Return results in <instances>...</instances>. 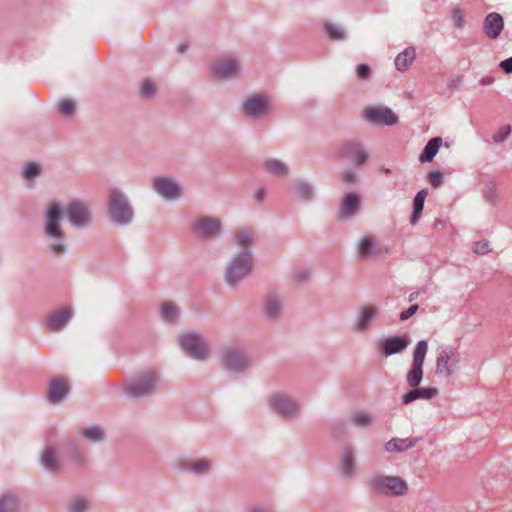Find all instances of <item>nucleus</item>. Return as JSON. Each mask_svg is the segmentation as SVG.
I'll use <instances>...</instances> for the list:
<instances>
[{
	"instance_id": "nucleus-25",
	"label": "nucleus",
	"mask_w": 512,
	"mask_h": 512,
	"mask_svg": "<svg viewBox=\"0 0 512 512\" xmlns=\"http://www.w3.org/2000/svg\"><path fill=\"white\" fill-rule=\"evenodd\" d=\"M378 314V308L373 305H365L359 314V319L356 323V329L361 331L367 328L369 323L376 317Z\"/></svg>"
},
{
	"instance_id": "nucleus-49",
	"label": "nucleus",
	"mask_w": 512,
	"mask_h": 512,
	"mask_svg": "<svg viewBox=\"0 0 512 512\" xmlns=\"http://www.w3.org/2000/svg\"><path fill=\"white\" fill-rule=\"evenodd\" d=\"M417 310H418L417 304L411 305L409 308H407L406 310L401 312L400 319L402 321L409 319L411 316H413L417 312Z\"/></svg>"
},
{
	"instance_id": "nucleus-4",
	"label": "nucleus",
	"mask_w": 512,
	"mask_h": 512,
	"mask_svg": "<svg viewBox=\"0 0 512 512\" xmlns=\"http://www.w3.org/2000/svg\"><path fill=\"white\" fill-rule=\"evenodd\" d=\"M109 214L112 220L119 224L129 223L133 217V211L126 198L117 189H111L109 193Z\"/></svg>"
},
{
	"instance_id": "nucleus-55",
	"label": "nucleus",
	"mask_w": 512,
	"mask_h": 512,
	"mask_svg": "<svg viewBox=\"0 0 512 512\" xmlns=\"http://www.w3.org/2000/svg\"><path fill=\"white\" fill-rule=\"evenodd\" d=\"M264 195H265V191L263 189H260V190L256 191L255 198L258 201H261L264 198Z\"/></svg>"
},
{
	"instance_id": "nucleus-42",
	"label": "nucleus",
	"mask_w": 512,
	"mask_h": 512,
	"mask_svg": "<svg viewBox=\"0 0 512 512\" xmlns=\"http://www.w3.org/2000/svg\"><path fill=\"white\" fill-rule=\"evenodd\" d=\"M40 173V166L36 163H28L23 171V175L26 179H32L38 176Z\"/></svg>"
},
{
	"instance_id": "nucleus-33",
	"label": "nucleus",
	"mask_w": 512,
	"mask_h": 512,
	"mask_svg": "<svg viewBox=\"0 0 512 512\" xmlns=\"http://www.w3.org/2000/svg\"><path fill=\"white\" fill-rule=\"evenodd\" d=\"M161 316L165 321L173 322L178 316V310L175 304L165 302L161 306Z\"/></svg>"
},
{
	"instance_id": "nucleus-57",
	"label": "nucleus",
	"mask_w": 512,
	"mask_h": 512,
	"mask_svg": "<svg viewBox=\"0 0 512 512\" xmlns=\"http://www.w3.org/2000/svg\"><path fill=\"white\" fill-rule=\"evenodd\" d=\"M187 46L185 44H180L177 47L178 52L183 53L186 50Z\"/></svg>"
},
{
	"instance_id": "nucleus-50",
	"label": "nucleus",
	"mask_w": 512,
	"mask_h": 512,
	"mask_svg": "<svg viewBox=\"0 0 512 512\" xmlns=\"http://www.w3.org/2000/svg\"><path fill=\"white\" fill-rule=\"evenodd\" d=\"M356 73L360 79H366L370 75V68L366 64H360L356 69Z\"/></svg>"
},
{
	"instance_id": "nucleus-6",
	"label": "nucleus",
	"mask_w": 512,
	"mask_h": 512,
	"mask_svg": "<svg viewBox=\"0 0 512 512\" xmlns=\"http://www.w3.org/2000/svg\"><path fill=\"white\" fill-rule=\"evenodd\" d=\"M181 348L188 354V356L204 360L209 354V348L206 342L196 333L187 332L181 334L180 338Z\"/></svg>"
},
{
	"instance_id": "nucleus-9",
	"label": "nucleus",
	"mask_w": 512,
	"mask_h": 512,
	"mask_svg": "<svg viewBox=\"0 0 512 512\" xmlns=\"http://www.w3.org/2000/svg\"><path fill=\"white\" fill-rule=\"evenodd\" d=\"M269 110V101L264 95H254L245 101L243 112L245 115L253 118L264 115Z\"/></svg>"
},
{
	"instance_id": "nucleus-2",
	"label": "nucleus",
	"mask_w": 512,
	"mask_h": 512,
	"mask_svg": "<svg viewBox=\"0 0 512 512\" xmlns=\"http://www.w3.org/2000/svg\"><path fill=\"white\" fill-rule=\"evenodd\" d=\"M252 268L253 260L250 251H240L229 262L225 280L228 284L234 285L248 275Z\"/></svg>"
},
{
	"instance_id": "nucleus-11",
	"label": "nucleus",
	"mask_w": 512,
	"mask_h": 512,
	"mask_svg": "<svg viewBox=\"0 0 512 512\" xmlns=\"http://www.w3.org/2000/svg\"><path fill=\"white\" fill-rule=\"evenodd\" d=\"M340 155L350 159L355 165H362L368 159V154L361 145L354 141L344 143L340 150Z\"/></svg>"
},
{
	"instance_id": "nucleus-23",
	"label": "nucleus",
	"mask_w": 512,
	"mask_h": 512,
	"mask_svg": "<svg viewBox=\"0 0 512 512\" xmlns=\"http://www.w3.org/2000/svg\"><path fill=\"white\" fill-rule=\"evenodd\" d=\"M71 318V313L68 309H61L48 318V328L52 332L62 330Z\"/></svg>"
},
{
	"instance_id": "nucleus-47",
	"label": "nucleus",
	"mask_w": 512,
	"mask_h": 512,
	"mask_svg": "<svg viewBox=\"0 0 512 512\" xmlns=\"http://www.w3.org/2000/svg\"><path fill=\"white\" fill-rule=\"evenodd\" d=\"M87 507V501L81 498H77L70 504V512H83Z\"/></svg>"
},
{
	"instance_id": "nucleus-41",
	"label": "nucleus",
	"mask_w": 512,
	"mask_h": 512,
	"mask_svg": "<svg viewBox=\"0 0 512 512\" xmlns=\"http://www.w3.org/2000/svg\"><path fill=\"white\" fill-rule=\"evenodd\" d=\"M210 464L205 459H199L190 464L189 468L195 473H204L209 470Z\"/></svg>"
},
{
	"instance_id": "nucleus-43",
	"label": "nucleus",
	"mask_w": 512,
	"mask_h": 512,
	"mask_svg": "<svg viewBox=\"0 0 512 512\" xmlns=\"http://www.w3.org/2000/svg\"><path fill=\"white\" fill-rule=\"evenodd\" d=\"M452 21L456 28H461L464 24V13L460 8H454L452 11Z\"/></svg>"
},
{
	"instance_id": "nucleus-7",
	"label": "nucleus",
	"mask_w": 512,
	"mask_h": 512,
	"mask_svg": "<svg viewBox=\"0 0 512 512\" xmlns=\"http://www.w3.org/2000/svg\"><path fill=\"white\" fill-rule=\"evenodd\" d=\"M364 117L373 124L394 125L398 122L397 115L391 109L382 106L366 108Z\"/></svg>"
},
{
	"instance_id": "nucleus-8",
	"label": "nucleus",
	"mask_w": 512,
	"mask_h": 512,
	"mask_svg": "<svg viewBox=\"0 0 512 512\" xmlns=\"http://www.w3.org/2000/svg\"><path fill=\"white\" fill-rule=\"evenodd\" d=\"M156 382V375L154 372H150L145 375L143 378L130 382L126 386V391L131 397H141L149 394Z\"/></svg>"
},
{
	"instance_id": "nucleus-28",
	"label": "nucleus",
	"mask_w": 512,
	"mask_h": 512,
	"mask_svg": "<svg viewBox=\"0 0 512 512\" xmlns=\"http://www.w3.org/2000/svg\"><path fill=\"white\" fill-rule=\"evenodd\" d=\"M416 441L410 438L406 439H392L386 444V451L388 452H403L415 445Z\"/></svg>"
},
{
	"instance_id": "nucleus-16",
	"label": "nucleus",
	"mask_w": 512,
	"mask_h": 512,
	"mask_svg": "<svg viewBox=\"0 0 512 512\" xmlns=\"http://www.w3.org/2000/svg\"><path fill=\"white\" fill-rule=\"evenodd\" d=\"M212 70L215 76L219 78H227L237 75L239 65L233 58H222L213 64Z\"/></svg>"
},
{
	"instance_id": "nucleus-46",
	"label": "nucleus",
	"mask_w": 512,
	"mask_h": 512,
	"mask_svg": "<svg viewBox=\"0 0 512 512\" xmlns=\"http://www.w3.org/2000/svg\"><path fill=\"white\" fill-rule=\"evenodd\" d=\"M155 86L150 80H145L141 86V95L143 97H151L155 94Z\"/></svg>"
},
{
	"instance_id": "nucleus-20",
	"label": "nucleus",
	"mask_w": 512,
	"mask_h": 512,
	"mask_svg": "<svg viewBox=\"0 0 512 512\" xmlns=\"http://www.w3.org/2000/svg\"><path fill=\"white\" fill-rule=\"evenodd\" d=\"M60 209L57 204L50 205L45 224V231L52 237H61L62 231L59 227Z\"/></svg>"
},
{
	"instance_id": "nucleus-5",
	"label": "nucleus",
	"mask_w": 512,
	"mask_h": 512,
	"mask_svg": "<svg viewBox=\"0 0 512 512\" xmlns=\"http://www.w3.org/2000/svg\"><path fill=\"white\" fill-rule=\"evenodd\" d=\"M427 351L428 343L425 340H421L416 344V347L413 351L412 367L406 374L407 385L411 388L419 386L423 379V365Z\"/></svg>"
},
{
	"instance_id": "nucleus-32",
	"label": "nucleus",
	"mask_w": 512,
	"mask_h": 512,
	"mask_svg": "<svg viewBox=\"0 0 512 512\" xmlns=\"http://www.w3.org/2000/svg\"><path fill=\"white\" fill-rule=\"evenodd\" d=\"M265 168L267 171L277 176H282L287 173L286 165L279 160H267L265 162Z\"/></svg>"
},
{
	"instance_id": "nucleus-53",
	"label": "nucleus",
	"mask_w": 512,
	"mask_h": 512,
	"mask_svg": "<svg viewBox=\"0 0 512 512\" xmlns=\"http://www.w3.org/2000/svg\"><path fill=\"white\" fill-rule=\"evenodd\" d=\"M299 193L305 199H309L311 197V195H312V192H311L310 188L307 187V186H304V185H301L299 187Z\"/></svg>"
},
{
	"instance_id": "nucleus-26",
	"label": "nucleus",
	"mask_w": 512,
	"mask_h": 512,
	"mask_svg": "<svg viewBox=\"0 0 512 512\" xmlns=\"http://www.w3.org/2000/svg\"><path fill=\"white\" fill-rule=\"evenodd\" d=\"M254 240V231L252 228H241L235 233V243L241 249L240 251H249L248 248Z\"/></svg>"
},
{
	"instance_id": "nucleus-48",
	"label": "nucleus",
	"mask_w": 512,
	"mask_h": 512,
	"mask_svg": "<svg viewBox=\"0 0 512 512\" xmlns=\"http://www.w3.org/2000/svg\"><path fill=\"white\" fill-rule=\"evenodd\" d=\"M473 249L478 255H485L491 250L489 242L486 240L476 242Z\"/></svg>"
},
{
	"instance_id": "nucleus-29",
	"label": "nucleus",
	"mask_w": 512,
	"mask_h": 512,
	"mask_svg": "<svg viewBox=\"0 0 512 512\" xmlns=\"http://www.w3.org/2000/svg\"><path fill=\"white\" fill-rule=\"evenodd\" d=\"M427 195H428V191L426 189H422L416 194V196L414 198V202H413L414 211L411 216V222L413 224L416 223L421 216V213L424 208V202H425Z\"/></svg>"
},
{
	"instance_id": "nucleus-18",
	"label": "nucleus",
	"mask_w": 512,
	"mask_h": 512,
	"mask_svg": "<svg viewBox=\"0 0 512 512\" xmlns=\"http://www.w3.org/2000/svg\"><path fill=\"white\" fill-rule=\"evenodd\" d=\"M438 395V389L435 387L416 386L401 397L402 404L407 405L415 400H430Z\"/></svg>"
},
{
	"instance_id": "nucleus-21",
	"label": "nucleus",
	"mask_w": 512,
	"mask_h": 512,
	"mask_svg": "<svg viewBox=\"0 0 512 512\" xmlns=\"http://www.w3.org/2000/svg\"><path fill=\"white\" fill-rule=\"evenodd\" d=\"M68 384L63 379H53L48 389V400L51 403H59L68 393Z\"/></svg>"
},
{
	"instance_id": "nucleus-10",
	"label": "nucleus",
	"mask_w": 512,
	"mask_h": 512,
	"mask_svg": "<svg viewBox=\"0 0 512 512\" xmlns=\"http://www.w3.org/2000/svg\"><path fill=\"white\" fill-rule=\"evenodd\" d=\"M195 233L203 238L217 235L220 231V221L211 217H200L194 223Z\"/></svg>"
},
{
	"instance_id": "nucleus-1",
	"label": "nucleus",
	"mask_w": 512,
	"mask_h": 512,
	"mask_svg": "<svg viewBox=\"0 0 512 512\" xmlns=\"http://www.w3.org/2000/svg\"><path fill=\"white\" fill-rule=\"evenodd\" d=\"M461 353L453 346H447L439 350L436 358V375L440 378L450 379L459 370Z\"/></svg>"
},
{
	"instance_id": "nucleus-45",
	"label": "nucleus",
	"mask_w": 512,
	"mask_h": 512,
	"mask_svg": "<svg viewBox=\"0 0 512 512\" xmlns=\"http://www.w3.org/2000/svg\"><path fill=\"white\" fill-rule=\"evenodd\" d=\"M428 181L434 188H438L443 183V175L438 171L430 172L428 174Z\"/></svg>"
},
{
	"instance_id": "nucleus-56",
	"label": "nucleus",
	"mask_w": 512,
	"mask_h": 512,
	"mask_svg": "<svg viewBox=\"0 0 512 512\" xmlns=\"http://www.w3.org/2000/svg\"><path fill=\"white\" fill-rule=\"evenodd\" d=\"M418 295H419V293H418V292H413V293H411V294L409 295L408 300H409L410 302H412V301H414V300L418 297Z\"/></svg>"
},
{
	"instance_id": "nucleus-54",
	"label": "nucleus",
	"mask_w": 512,
	"mask_h": 512,
	"mask_svg": "<svg viewBox=\"0 0 512 512\" xmlns=\"http://www.w3.org/2000/svg\"><path fill=\"white\" fill-rule=\"evenodd\" d=\"M52 251L56 255H61L65 251V246L63 244H54L52 246Z\"/></svg>"
},
{
	"instance_id": "nucleus-44",
	"label": "nucleus",
	"mask_w": 512,
	"mask_h": 512,
	"mask_svg": "<svg viewBox=\"0 0 512 512\" xmlns=\"http://www.w3.org/2000/svg\"><path fill=\"white\" fill-rule=\"evenodd\" d=\"M511 132V127L509 125L501 127L496 133L493 135V140L497 143L504 141Z\"/></svg>"
},
{
	"instance_id": "nucleus-13",
	"label": "nucleus",
	"mask_w": 512,
	"mask_h": 512,
	"mask_svg": "<svg viewBox=\"0 0 512 512\" xmlns=\"http://www.w3.org/2000/svg\"><path fill=\"white\" fill-rule=\"evenodd\" d=\"M155 191L167 200H174L181 195L180 187L168 178H157L153 182Z\"/></svg>"
},
{
	"instance_id": "nucleus-27",
	"label": "nucleus",
	"mask_w": 512,
	"mask_h": 512,
	"mask_svg": "<svg viewBox=\"0 0 512 512\" xmlns=\"http://www.w3.org/2000/svg\"><path fill=\"white\" fill-rule=\"evenodd\" d=\"M381 252V249L376 246L372 237L363 238L358 245V253L364 257L377 256Z\"/></svg>"
},
{
	"instance_id": "nucleus-39",
	"label": "nucleus",
	"mask_w": 512,
	"mask_h": 512,
	"mask_svg": "<svg viewBox=\"0 0 512 512\" xmlns=\"http://www.w3.org/2000/svg\"><path fill=\"white\" fill-rule=\"evenodd\" d=\"M341 469L344 474H351L353 471V455L350 450H346L343 453L342 461H341Z\"/></svg>"
},
{
	"instance_id": "nucleus-37",
	"label": "nucleus",
	"mask_w": 512,
	"mask_h": 512,
	"mask_svg": "<svg viewBox=\"0 0 512 512\" xmlns=\"http://www.w3.org/2000/svg\"><path fill=\"white\" fill-rule=\"evenodd\" d=\"M58 111L64 116H70L75 111V104L70 99H61L57 104Z\"/></svg>"
},
{
	"instance_id": "nucleus-30",
	"label": "nucleus",
	"mask_w": 512,
	"mask_h": 512,
	"mask_svg": "<svg viewBox=\"0 0 512 512\" xmlns=\"http://www.w3.org/2000/svg\"><path fill=\"white\" fill-rule=\"evenodd\" d=\"M415 58V50L412 48L401 52L395 59V66L399 71H404L413 62Z\"/></svg>"
},
{
	"instance_id": "nucleus-12",
	"label": "nucleus",
	"mask_w": 512,
	"mask_h": 512,
	"mask_svg": "<svg viewBox=\"0 0 512 512\" xmlns=\"http://www.w3.org/2000/svg\"><path fill=\"white\" fill-rule=\"evenodd\" d=\"M408 345L409 340L406 336L389 337L379 344V352L388 357L405 350Z\"/></svg>"
},
{
	"instance_id": "nucleus-38",
	"label": "nucleus",
	"mask_w": 512,
	"mask_h": 512,
	"mask_svg": "<svg viewBox=\"0 0 512 512\" xmlns=\"http://www.w3.org/2000/svg\"><path fill=\"white\" fill-rule=\"evenodd\" d=\"M82 435L92 441H100L104 438L102 429L97 426L84 429Z\"/></svg>"
},
{
	"instance_id": "nucleus-34",
	"label": "nucleus",
	"mask_w": 512,
	"mask_h": 512,
	"mask_svg": "<svg viewBox=\"0 0 512 512\" xmlns=\"http://www.w3.org/2000/svg\"><path fill=\"white\" fill-rule=\"evenodd\" d=\"M18 502L13 496H4L0 499V512H16Z\"/></svg>"
},
{
	"instance_id": "nucleus-19",
	"label": "nucleus",
	"mask_w": 512,
	"mask_h": 512,
	"mask_svg": "<svg viewBox=\"0 0 512 512\" xmlns=\"http://www.w3.org/2000/svg\"><path fill=\"white\" fill-rule=\"evenodd\" d=\"M270 405L276 412L287 417L294 415L297 411V405L295 402L281 394L271 396Z\"/></svg>"
},
{
	"instance_id": "nucleus-35",
	"label": "nucleus",
	"mask_w": 512,
	"mask_h": 512,
	"mask_svg": "<svg viewBox=\"0 0 512 512\" xmlns=\"http://www.w3.org/2000/svg\"><path fill=\"white\" fill-rule=\"evenodd\" d=\"M325 31L328 34L329 38L333 41L345 39V32L335 24L326 23Z\"/></svg>"
},
{
	"instance_id": "nucleus-17",
	"label": "nucleus",
	"mask_w": 512,
	"mask_h": 512,
	"mask_svg": "<svg viewBox=\"0 0 512 512\" xmlns=\"http://www.w3.org/2000/svg\"><path fill=\"white\" fill-rule=\"evenodd\" d=\"M224 366L230 371H241L247 365V359L242 352L235 348H229L224 352Z\"/></svg>"
},
{
	"instance_id": "nucleus-52",
	"label": "nucleus",
	"mask_w": 512,
	"mask_h": 512,
	"mask_svg": "<svg viewBox=\"0 0 512 512\" xmlns=\"http://www.w3.org/2000/svg\"><path fill=\"white\" fill-rule=\"evenodd\" d=\"M500 67L506 72V73H512V56L500 63Z\"/></svg>"
},
{
	"instance_id": "nucleus-36",
	"label": "nucleus",
	"mask_w": 512,
	"mask_h": 512,
	"mask_svg": "<svg viewBox=\"0 0 512 512\" xmlns=\"http://www.w3.org/2000/svg\"><path fill=\"white\" fill-rule=\"evenodd\" d=\"M264 312L266 316L270 318L276 317L280 312V304L278 300L274 298L268 299L264 306Z\"/></svg>"
},
{
	"instance_id": "nucleus-40",
	"label": "nucleus",
	"mask_w": 512,
	"mask_h": 512,
	"mask_svg": "<svg viewBox=\"0 0 512 512\" xmlns=\"http://www.w3.org/2000/svg\"><path fill=\"white\" fill-rule=\"evenodd\" d=\"M351 422L357 427H365L371 423V417L365 412H357L351 416Z\"/></svg>"
},
{
	"instance_id": "nucleus-3",
	"label": "nucleus",
	"mask_w": 512,
	"mask_h": 512,
	"mask_svg": "<svg viewBox=\"0 0 512 512\" xmlns=\"http://www.w3.org/2000/svg\"><path fill=\"white\" fill-rule=\"evenodd\" d=\"M370 484L375 492L387 496H403L409 490L407 481L399 476H375Z\"/></svg>"
},
{
	"instance_id": "nucleus-15",
	"label": "nucleus",
	"mask_w": 512,
	"mask_h": 512,
	"mask_svg": "<svg viewBox=\"0 0 512 512\" xmlns=\"http://www.w3.org/2000/svg\"><path fill=\"white\" fill-rule=\"evenodd\" d=\"M504 28L502 16L496 12L489 13L483 23V32L489 39H496Z\"/></svg>"
},
{
	"instance_id": "nucleus-51",
	"label": "nucleus",
	"mask_w": 512,
	"mask_h": 512,
	"mask_svg": "<svg viewBox=\"0 0 512 512\" xmlns=\"http://www.w3.org/2000/svg\"><path fill=\"white\" fill-rule=\"evenodd\" d=\"M342 181L346 184H352L356 181V174L353 171H345L342 174Z\"/></svg>"
},
{
	"instance_id": "nucleus-59",
	"label": "nucleus",
	"mask_w": 512,
	"mask_h": 512,
	"mask_svg": "<svg viewBox=\"0 0 512 512\" xmlns=\"http://www.w3.org/2000/svg\"><path fill=\"white\" fill-rule=\"evenodd\" d=\"M255 512H259V511H255Z\"/></svg>"
},
{
	"instance_id": "nucleus-31",
	"label": "nucleus",
	"mask_w": 512,
	"mask_h": 512,
	"mask_svg": "<svg viewBox=\"0 0 512 512\" xmlns=\"http://www.w3.org/2000/svg\"><path fill=\"white\" fill-rule=\"evenodd\" d=\"M41 463L44 467L51 471H56L60 468V462L52 450L44 451L41 457Z\"/></svg>"
},
{
	"instance_id": "nucleus-58",
	"label": "nucleus",
	"mask_w": 512,
	"mask_h": 512,
	"mask_svg": "<svg viewBox=\"0 0 512 512\" xmlns=\"http://www.w3.org/2000/svg\"><path fill=\"white\" fill-rule=\"evenodd\" d=\"M307 276H308V273L305 272L303 276L299 277V279L300 280L305 279V278H307Z\"/></svg>"
},
{
	"instance_id": "nucleus-24",
	"label": "nucleus",
	"mask_w": 512,
	"mask_h": 512,
	"mask_svg": "<svg viewBox=\"0 0 512 512\" xmlns=\"http://www.w3.org/2000/svg\"><path fill=\"white\" fill-rule=\"evenodd\" d=\"M442 145V138L435 137L428 141L423 152L419 156L421 163L431 162Z\"/></svg>"
},
{
	"instance_id": "nucleus-22",
	"label": "nucleus",
	"mask_w": 512,
	"mask_h": 512,
	"mask_svg": "<svg viewBox=\"0 0 512 512\" xmlns=\"http://www.w3.org/2000/svg\"><path fill=\"white\" fill-rule=\"evenodd\" d=\"M360 198L355 193H349L343 199L342 206L339 210L338 217L341 220L352 217L358 210Z\"/></svg>"
},
{
	"instance_id": "nucleus-14",
	"label": "nucleus",
	"mask_w": 512,
	"mask_h": 512,
	"mask_svg": "<svg viewBox=\"0 0 512 512\" xmlns=\"http://www.w3.org/2000/svg\"><path fill=\"white\" fill-rule=\"evenodd\" d=\"M66 214L73 225L82 226L89 222V212L81 202H71L66 208Z\"/></svg>"
}]
</instances>
